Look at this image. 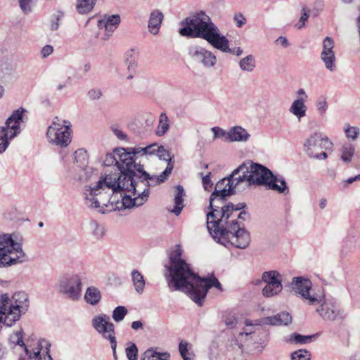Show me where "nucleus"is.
Here are the masks:
<instances>
[{
  "mask_svg": "<svg viewBox=\"0 0 360 360\" xmlns=\"http://www.w3.org/2000/svg\"><path fill=\"white\" fill-rule=\"evenodd\" d=\"M165 277L172 291L179 290L186 293L198 306H202L207 293L212 287L221 290L217 278L200 277L191 269L190 265L181 258L179 247L169 256V264L165 265Z\"/></svg>",
  "mask_w": 360,
  "mask_h": 360,
  "instance_id": "nucleus-1",
  "label": "nucleus"
},
{
  "mask_svg": "<svg viewBox=\"0 0 360 360\" xmlns=\"http://www.w3.org/2000/svg\"><path fill=\"white\" fill-rule=\"evenodd\" d=\"M226 197H222L217 192H212L210 198L207 214V227L212 236L217 242L225 247L229 245L237 248L245 249L250 243L249 233L239 227L236 219L231 221L230 224L224 226L225 220L222 219V212L225 210L226 205H224Z\"/></svg>",
  "mask_w": 360,
  "mask_h": 360,
  "instance_id": "nucleus-2",
  "label": "nucleus"
},
{
  "mask_svg": "<svg viewBox=\"0 0 360 360\" xmlns=\"http://www.w3.org/2000/svg\"><path fill=\"white\" fill-rule=\"evenodd\" d=\"M130 181V176L127 174L101 176L94 187H85V204L89 207L98 208L102 214L112 211L115 210L117 195L121 191H129V189L133 188Z\"/></svg>",
  "mask_w": 360,
  "mask_h": 360,
  "instance_id": "nucleus-3",
  "label": "nucleus"
},
{
  "mask_svg": "<svg viewBox=\"0 0 360 360\" xmlns=\"http://www.w3.org/2000/svg\"><path fill=\"white\" fill-rule=\"evenodd\" d=\"M181 25L182 27L179 30L181 36L202 38L224 53H230L238 56L243 53V49L240 47L233 49L229 48L227 38L221 34L219 28L204 12L186 18Z\"/></svg>",
  "mask_w": 360,
  "mask_h": 360,
  "instance_id": "nucleus-4",
  "label": "nucleus"
},
{
  "mask_svg": "<svg viewBox=\"0 0 360 360\" xmlns=\"http://www.w3.org/2000/svg\"><path fill=\"white\" fill-rule=\"evenodd\" d=\"M29 307L28 295L25 292H15L10 299L7 293L0 295V324L11 327Z\"/></svg>",
  "mask_w": 360,
  "mask_h": 360,
  "instance_id": "nucleus-5",
  "label": "nucleus"
},
{
  "mask_svg": "<svg viewBox=\"0 0 360 360\" xmlns=\"http://www.w3.org/2000/svg\"><path fill=\"white\" fill-rule=\"evenodd\" d=\"M248 185L264 186L266 189L288 194L289 188L284 178L273 174L266 167L252 162L248 167Z\"/></svg>",
  "mask_w": 360,
  "mask_h": 360,
  "instance_id": "nucleus-6",
  "label": "nucleus"
},
{
  "mask_svg": "<svg viewBox=\"0 0 360 360\" xmlns=\"http://www.w3.org/2000/svg\"><path fill=\"white\" fill-rule=\"evenodd\" d=\"M22 239L17 234H0V267L9 266L27 260L22 250Z\"/></svg>",
  "mask_w": 360,
  "mask_h": 360,
  "instance_id": "nucleus-7",
  "label": "nucleus"
},
{
  "mask_svg": "<svg viewBox=\"0 0 360 360\" xmlns=\"http://www.w3.org/2000/svg\"><path fill=\"white\" fill-rule=\"evenodd\" d=\"M173 170V167L169 165L158 176L150 175L143 169V164L134 165L131 174H126L130 176L133 188L129 191L139 192V188L143 193L149 194V187L155 186L163 183L169 176Z\"/></svg>",
  "mask_w": 360,
  "mask_h": 360,
  "instance_id": "nucleus-8",
  "label": "nucleus"
},
{
  "mask_svg": "<svg viewBox=\"0 0 360 360\" xmlns=\"http://www.w3.org/2000/svg\"><path fill=\"white\" fill-rule=\"evenodd\" d=\"M27 110L21 107L13 111L6 122V126L0 127V154L9 145L11 140L20 134L27 121Z\"/></svg>",
  "mask_w": 360,
  "mask_h": 360,
  "instance_id": "nucleus-9",
  "label": "nucleus"
},
{
  "mask_svg": "<svg viewBox=\"0 0 360 360\" xmlns=\"http://www.w3.org/2000/svg\"><path fill=\"white\" fill-rule=\"evenodd\" d=\"M133 159L129 150V148H118L113 153L106 154L103 160L105 167H113L117 173L108 175L120 176L124 174H131L133 169Z\"/></svg>",
  "mask_w": 360,
  "mask_h": 360,
  "instance_id": "nucleus-10",
  "label": "nucleus"
},
{
  "mask_svg": "<svg viewBox=\"0 0 360 360\" xmlns=\"http://www.w3.org/2000/svg\"><path fill=\"white\" fill-rule=\"evenodd\" d=\"M82 276L80 274L69 273L59 276L56 288L60 294L72 300L77 301L82 296Z\"/></svg>",
  "mask_w": 360,
  "mask_h": 360,
  "instance_id": "nucleus-11",
  "label": "nucleus"
},
{
  "mask_svg": "<svg viewBox=\"0 0 360 360\" xmlns=\"http://www.w3.org/2000/svg\"><path fill=\"white\" fill-rule=\"evenodd\" d=\"M309 305L316 307V313L325 321H333L342 317L335 300L326 297L323 292L319 293L314 298V302Z\"/></svg>",
  "mask_w": 360,
  "mask_h": 360,
  "instance_id": "nucleus-12",
  "label": "nucleus"
},
{
  "mask_svg": "<svg viewBox=\"0 0 360 360\" xmlns=\"http://www.w3.org/2000/svg\"><path fill=\"white\" fill-rule=\"evenodd\" d=\"M332 142L321 133H314L304 143V151L309 157L316 160H325L328 155L323 150L331 148Z\"/></svg>",
  "mask_w": 360,
  "mask_h": 360,
  "instance_id": "nucleus-13",
  "label": "nucleus"
},
{
  "mask_svg": "<svg viewBox=\"0 0 360 360\" xmlns=\"http://www.w3.org/2000/svg\"><path fill=\"white\" fill-rule=\"evenodd\" d=\"M46 136L50 143L60 147H66L71 142L69 126L61 124L58 117L49 127Z\"/></svg>",
  "mask_w": 360,
  "mask_h": 360,
  "instance_id": "nucleus-14",
  "label": "nucleus"
},
{
  "mask_svg": "<svg viewBox=\"0 0 360 360\" xmlns=\"http://www.w3.org/2000/svg\"><path fill=\"white\" fill-rule=\"evenodd\" d=\"M290 285L295 295L308 305L314 302V298L319 294L312 291L311 281L302 276L293 277Z\"/></svg>",
  "mask_w": 360,
  "mask_h": 360,
  "instance_id": "nucleus-15",
  "label": "nucleus"
},
{
  "mask_svg": "<svg viewBox=\"0 0 360 360\" xmlns=\"http://www.w3.org/2000/svg\"><path fill=\"white\" fill-rule=\"evenodd\" d=\"M93 328L102 335L105 339H108L110 343L115 345V326L110 321V317L106 314H98L95 316L91 320Z\"/></svg>",
  "mask_w": 360,
  "mask_h": 360,
  "instance_id": "nucleus-16",
  "label": "nucleus"
},
{
  "mask_svg": "<svg viewBox=\"0 0 360 360\" xmlns=\"http://www.w3.org/2000/svg\"><path fill=\"white\" fill-rule=\"evenodd\" d=\"M139 192L130 191L132 195H122L121 192L120 193L121 200L115 198V202L114 204L115 210H124L129 209L133 207H139L143 205L148 200V195L143 193L139 189Z\"/></svg>",
  "mask_w": 360,
  "mask_h": 360,
  "instance_id": "nucleus-17",
  "label": "nucleus"
},
{
  "mask_svg": "<svg viewBox=\"0 0 360 360\" xmlns=\"http://www.w3.org/2000/svg\"><path fill=\"white\" fill-rule=\"evenodd\" d=\"M188 55L195 63L205 68H210L217 63V57L211 51L200 46H194L189 49Z\"/></svg>",
  "mask_w": 360,
  "mask_h": 360,
  "instance_id": "nucleus-18",
  "label": "nucleus"
},
{
  "mask_svg": "<svg viewBox=\"0 0 360 360\" xmlns=\"http://www.w3.org/2000/svg\"><path fill=\"white\" fill-rule=\"evenodd\" d=\"M292 316L286 311L280 312L274 316L264 317L255 321H246V326H287L292 322Z\"/></svg>",
  "mask_w": 360,
  "mask_h": 360,
  "instance_id": "nucleus-19",
  "label": "nucleus"
},
{
  "mask_svg": "<svg viewBox=\"0 0 360 360\" xmlns=\"http://www.w3.org/2000/svg\"><path fill=\"white\" fill-rule=\"evenodd\" d=\"M159 145L157 143L149 144L145 147L136 146L129 148L131 158L133 159V165L143 164V161L148 155H156L158 152Z\"/></svg>",
  "mask_w": 360,
  "mask_h": 360,
  "instance_id": "nucleus-20",
  "label": "nucleus"
},
{
  "mask_svg": "<svg viewBox=\"0 0 360 360\" xmlns=\"http://www.w3.org/2000/svg\"><path fill=\"white\" fill-rule=\"evenodd\" d=\"M50 345L44 340H39L37 346L32 349L25 346V352L28 356V360H51L49 354Z\"/></svg>",
  "mask_w": 360,
  "mask_h": 360,
  "instance_id": "nucleus-21",
  "label": "nucleus"
},
{
  "mask_svg": "<svg viewBox=\"0 0 360 360\" xmlns=\"http://www.w3.org/2000/svg\"><path fill=\"white\" fill-rule=\"evenodd\" d=\"M249 172L248 167L245 165H241L237 169L233 170L232 174L228 176L229 183L227 184H231V186L233 188V191H235V188L238 186L240 183H245V185H248V179H249Z\"/></svg>",
  "mask_w": 360,
  "mask_h": 360,
  "instance_id": "nucleus-22",
  "label": "nucleus"
},
{
  "mask_svg": "<svg viewBox=\"0 0 360 360\" xmlns=\"http://www.w3.org/2000/svg\"><path fill=\"white\" fill-rule=\"evenodd\" d=\"M163 19L164 15L158 9L153 11L150 13L148 22V29L150 33L153 35H157L159 33Z\"/></svg>",
  "mask_w": 360,
  "mask_h": 360,
  "instance_id": "nucleus-23",
  "label": "nucleus"
},
{
  "mask_svg": "<svg viewBox=\"0 0 360 360\" xmlns=\"http://www.w3.org/2000/svg\"><path fill=\"white\" fill-rule=\"evenodd\" d=\"M176 191L174 194V207L171 210V212L178 216L181 212L184 205V197L186 195V192L182 186L178 185L175 187Z\"/></svg>",
  "mask_w": 360,
  "mask_h": 360,
  "instance_id": "nucleus-24",
  "label": "nucleus"
},
{
  "mask_svg": "<svg viewBox=\"0 0 360 360\" xmlns=\"http://www.w3.org/2000/svg\"><path fill=\"white\" fill-rule=\"evenodd\" d=\"M246 207V204L245 202H240L237 205H233L232 202H229L226 204V208L224 212H222V219L225 220L224 226L230 224L231 221L229 219L231 217H234V213L240 211L241 210H244Z\"/></svg>",
  "mask_w": 360,
  "mask_h": 360,
  "instance_id": "nucleus-25",
  "label": "nucleus"
},
{
  "mask_svg": "<svg viewBox=\"0 0 360 360\" xmlns=\"http://www.w3.org/2000/svg\"><path fill=\"white\" fill-rule=\"evenodd\" d=\"M317 336L316 334L311 335H303L297 333H293L284 337L283 341L288 344L305 345L311 342L312 340Z\"/></svg>",
  "mask_w": 360,
  "mask_h": 360,
  "instance_id": "nucleus-26",
  "label": "nucleus"
},
{
  "mask_svg": "<svg viewBox=\"0 0 360 360\" xmlns=\"http://www.w3.org/2000/svg\"><path fill=\"white\" fill-rule=\"evenodd\" d=\"M101 292L98 288L95 286H89L86 288L84 299L87 304L96 306L101 302Z\"/></svg>",
  "mask_w": 360,
  "mask_h": 360,
  "instance_id": "nucleus-27",
  "label": "nucleus"
},
{
  "mask_svg": "<svg viewBox=\"0 0 360 360\" xmlns=\"http://www.w3.org/2000/svg\"><path fill=\"white\" fill-rule=\"evenodd\" d=\"M124 64L127 66L129 72L127 79H131L134 77V75L135 74L138 66L137 58L134 50H130L126 53Z\"/></svg>",
  "mask_w": 360,
  "mask_h": 360,
  "instance_id": "nucleus-28",
  "label": "nucleus"
},
{
  "mask_svg": "<svg viewBox=\"0 0 360 360\" xmlns=\"http://www.w3.org/2000/svg\"><path fill=\"white\" fill-rule=\"evenodd\" d=\"M229 141L245 142L250 138L248 131L240 126L232 127L229 131Z\"/></svg>",
  "mask_w": 360,
  "mask_h": 360,
  "instance_id": "nucleus-29",
  "label": "nucleus"
},
{
  "mask_svg": "<svg viewBox=\"0 0 360 360\" xmlns=\"http://www.w3.org/2000/svg\"><path fill=\"white\" fill-rule=\"evenodd\" d=\"M302 96L300 98L295 100L290 108V111L298 118L302 117L305 115L307 107L304 105V91H299Z\"/></svg>",
  "mask_w": 360,
  "mask_h": 360,
  "instance_id": "nucleus-30",
  "label": "nucleus"
},
{
  "mask_svg": "<svg viewBox=\"0 0 360 360\" xmlns=\"http://www.w3.org/2000/svg\"><path fill=\"white\" fill-rule=\"evenodd\" d=\"M227 183H229L228 177L219 181L217 183L213 192H217V193L220 194L222 197H228L234 194L235 191H233L231 184H227Z\"/></svg>",
  "mask_w": 360,
  "mask_h": 360,
  "instance_id": "nucleus-31",
  "label": "nucleus"
},
{
  "mask_svg": "<svg viewBox=\"0 0 360 360\" xmlns=\"http://www.w3.org/2000/svg\"><path fill=\"white\" fill-rule=\"evenodd\" d=\"M97 0H76L75 9L81 15H86L91 12Z\"/></svg>",
  "mask_w": 360,
  "mask_h": 360,
  "instance_id": "nucleus-32",
  "label": "nucleus"
},
{
  "mask_svg": "<svg viewBox=\"0 0 360 360\" xmlns=\"http://www.w3.org/2000/svg\"><path fill=\"white\" fill-rule=\"evenodd\" d=\"M131 279L134 285L135 290L139 294H142L146 285L145 279L143 275L136 269L131 271Z\"/></svg>",
  "mask_w": 360,
  "mask_h": 360,
  "instance_id": "nucleus-33",
  "label": "nucleus"
},
{
  "mask_svg": "<svg viewBox=\"0 0 360 360\" xmlns=\"http://www.w3.org/2000/svg\"><path fill=\"white\" fill-rule=\"evenodd\" d=\"M283 289L280 281L271 284H266L262 289V294L266 297H271L279 294Z\"/></svg>",
  "mask_w": 360,
  "mask_h": 360,
  "instance_id": "nucleus-34",
  "label": "nucleus"
},
{
  "mask_svg": "<svg viewBox=\"0 0 360 360\" xmlns=\"http://www.w3.org/2000/svg\"><path fill=\"white\" fill-rule=\"evenodd\" d=\"M169 120L165 112H162L159 117L158 126L155 130V134L158 136H162L165 135L169 129Z\"/></svg>",
  "mask_w": 360,
  "mask_h": 360,
  "instance_id": "nucleus-35",
  "label": "nucleus"
},
{
  "mask_svg": "<svg viewBox=\"0 0 360 360\" xmlns=\"http://www.w3.org/2000/svg\"><path fill=\"white\" fill-rule=\"evenodd\" d=\"M170 354L167 352H157L153 349L146 350L141 358V360H169Z\"/></svg>",
  "mask_w": 360,
  "mask_h": 360,
  "instance_id": "nucleus-36",
  "label": "nucleus"
},
{
  "mask_svg": "<svg viewBox=\"0 0 360 360\" xmlns=\"http://www.w3.org/2000/svg\"><path fill=\"white\" fill-rule=\"evenodd\" d=\"M240 68L246 72H252L256 66L255 58L253 55H248L239 62Z\"/></svg>",
  "mask_w": 360,
  "mask_h": 360,
  "instance_id": "nucleus-37",
  "label": "nucleus"
},
{
  "mask_svg": "<svg viewBox=\"0 0 360 360\" xmlns=\"http://www.w3.org/2000/svg\"><path fill=\"white\" fill-rule=\"evenodd\" d=\"M262 281L266 284H271L280 281L282 283L281 275L277 271H269L263 273L262 276Z\"/></svg>",
  "mask_w": 360,
  "mask_h": 360,
  "instance_id": "nucleus-38",
  "label": "nucleus"
},
{
  "mask_svg": "<svg viewBox=\"0 0 360 360\" xmlns=\"http://www.w3.org/2000/svg\"><path fill=\"white\" fill-rule=\"evenodd\" d=\"M158 152L156 153V156L160 160H165L167 162V167H169L171 165L174 167V155H171L169 151L165 148L163 146H160L158 148Z\"/></svg>",
  "mask_w": 360,
  "mask_h": 360,
  "instance_id": "nucleus-39",
  "label": "nucleus"
},
{
  "mask_svg": "<svg viewBox=\"0 0 360 360\" xmlns=\"http://www.w3.org/2000/svg\"><path fill=\"white\" fill-rule=\"evenodd\" d=\"M22 330L20 329L16 332L12 333L8 339V342L11 347H15L16 345H20L25 349V346H26L23 342L22 339Z\"/></svg>",
  "mask_w": 360,
  "mask_h": 360,
  "instance_id": "nucleus-40",
  "label": "nucleus"
},
{
  "mask_svg": "<svg viewBox=\"0 0 360 360\" xmlns=\"http://www.w3.org/2000/svg\"><path fill=\"white\" fill-rule=\"evenodd\" d=\"M98 27L100 30L104 31V34L101 37V39L105 41L112 35V33L115 32L117 27L108 25L106 23H103L101 22H98Z\"/></svg>",
  "mask_w": 360,
  "mask_h": 360,
  "instance_id": "nucleus-41",
  "label": "nucleus"
},
{
  "mask_svg": "<svg viewBox=\"0 0 360 360\" xmlns=\"http://www.w3.org/2000/svg\"><path fill=\"white\" fill-rule=\"evenodd\" d=\"M321 59L323 62L327 70L333 72L335 70V54H321Z\"/></svg>",
  "mask_w": 360,
  "mask_h": 360,
  "instance_id": "nucleus-42",
  "label": "nucleus"
},
{
  "mask_svg": "<svg viewBox=\"0 0 360 360\" xmlns=\"http://www.w3.org/2000/svg\"><path fill=\"white\" fill-rule=\"evenodd\" d=\"M89 227L96 238H101L104 236L105 230L103 225L98 224L96 221H91Z\"/></svg>",
  "mask_w": 360,
  "mask_h": 360,
  "instance_id": "nucleus-43",
  "label": "nucleus"
},
{
  "mask_svg": "<svg viewBox=\"0 0 360 360\" xmlns=\"http://www.w3.org/2000/svg\"><path fill=\"white\" fill-rule=\"evenodd\" d=\"M127 314V309L124 306H118L112 311V317L115 322H120Z\"/></svg>",
  "mask_w": 360,
  "mask_h": 360,
  "instance_id": "nucleus-44",
  "label": "nucleus"
},
{
  "mask_svg": "<svg viewBox=\"0 0 360 360\" xmlns=\"http://www.w3.org/2000/svg\"><path fill=\"white\" fill-rule=\"evenodd\" d=\"M291 360H310L311 353L306 349H298L291 353Z\"/></svg>",
  "mask_w": 360,
  "mask_h": 360,
  "instance_id": "nucleus-45",
  "label": "nucleus"
},
{
  "mask_svg": "<svg viewBox=\"0 0 360 360\" xmlns=\"http://www.w3.org/2000/svg\"><path fill=\"white\" fill-rule=\"evenodd\" d=\"M179 351L184 360H193V355L188 352V343L186 342H180Z\"/></svg>",
  "mask_w": 360,
  "mask_h": 360,
  "instance_id": "nucleus-46",
  "label": "nucleus"
},
{
  "mask_svg": "<svg viewBox=\"0 0 360 360\" xmlns=\"http://www.w3.org/2000/svg\"><path fill=\"white\" fill-rule=\"evenodd\" d=\"M334 41L329 37H326L323 41V49L321 54L329 53L335 54L333 52Z\"/></svg>",
  "mask_w": 360,
  "mask_h": 360,
  "instance_id": "nucleus-47",
  "label": "nucleus"
},
{
  "mask_svg": "<svg viewBox=\"0 0 360 360\" xmlns=\"http://www.w3.org/2000/svg\"><path fill=\"white\" fill-rule=\"evenodd\" d=\"M345 132L347 138L356 140L359 134V129L356 127H350L348 124H345Z\"/></svg>",
  "mask_w": 360,
  "mask_h": 360,
  "instance_id": "nucleus-48",
  "label": "nucleus"
},
{
  "mask_svg": "<svg viewBox=\"0 0 360 360\" xmlns=\"http://www.w3.org/2000/svg\"><path fill=\"white\" fill-rule=\"evenodd\" d=\"M211 131L214 134L213 140L217 139H224L226 141H229V131L227 132L218 127H212Z\"/></svg>",
  "mask_w": 360,
  "mask_h": 360,
  "instance_id": "nucleus-49",
  "label": "nucleus"
},
{
  "mask_svg": "<svg viewBox=\"0 0 360 360\" xmlns=\"http://www.w3.org/2000/svg\"><path fill=\"white\" fill-rule=\"evenodd\" d=\"M354 153V148L349 145L344 146L342 150L341 158L345 162H350Z\"/></svg>",
  "mask_w": 360,
  "mask_h": 360,
  "instance_id": "nucleus-50",
  "label": "nucleus"
},
{
  "mask_svg": "<svg viewBox=\"0 0 360 360\" xmlns=\"http://www.w3.org/2000/svg\"><path fill=\"white\" fill-rule=\"evenodd\" d=\"M126 356L129 360H138V348L134 343L127 347Z\"/></svg>",
  "mask_w": 360,
  "mask_h": 360,
  "instance_id": "nucleus-51",
  "label": "nucleus"
},
{
  "mask_svg": "<svg viewBox=\"0 0 360 360\" xmlns=\"http://www.w3.org/2000/svg\"><path fill=\"white\" fill-rule=\"evenodd\" d=\"M310 10L307 7H303L302 9V15L300 18L298 22L296 24V27L298 29L302 28L305 22L307 21L309 16Z\"/></svg>",
  "mask_w": 360,
  "mask_h": 360,
  "instance_id": "nucleus-52",
  "label": "nucleus"
},
{
  "mask_svg": "<svg viewBox=\"0 0 360 360\" xmlns=\"http://www.w3.org/2000/svg\"><path fill=\"white\" fill-rule=\"evenodd\" d=\"M98 22L117 27L120 23V17L117 14L112 15L106 18L99 20Z\"/></svg>",
  "mask_w": 360,
  "mask_h": 360,
  "instance_id": "nucleus-53",
  "label": "nucleus"
},
{
  "mask_svg": "<svg viewBox=\"0 0 360 360\" xmlns=\"http://www.w3.org/2000/svg\"><path fill=\"white\" fill-rule=\"evenodd\" d=\"M19 6L22 12L28 14L32 10V0H18Z\"/></svg>",
  "mask_w": 360,
  "mask_h": 360,
  "instance_id": "nucleus-54",
  "label": "nucleus"
},
{
  "mask_svg": "<svg viewBox=\"0 0 360 360\" xmlns=\"http://www.w3.org/2000/svg\"><path fill=\"white\" fill-rule=\"evenodd\" d=\"M316 107L321 115L324 114L328 108L326 98L323 96L319 98L316 101Z\"/></svg>",
  "mask_w": 360,
  "mask_h": 360,
  "instance_id": "nucleus-55",
  "label": "nucleus"
},
{
  "mask_svg": "<svg viewBox=\"0 0 360 360\" xmlns=\"http://www.w3.org/2000/svg\"><path fill=\"white\" fill-rule=\"evenodd\" d=\"M210 176L211 172H208L205 176H202V184L204 187V189L207 191H209L211 189L213 185Z\"/></svg>",
  "mask_w": 360,
  "mask_h": 360,
  "instance_id": "nucleus-56",
  "label": "nucleus"
},
{
  "mask_svg": "<svg viewBox=\"0 0 360 360\" xmlns=\"http://www.w3.org/2000/svg\"><path fill=\"white\" fill-rule=\"evenodd\" d=\"M234 217H231V218L229 219V221H231L233 219H236V221L238 223L239 227L240 229H245V228L241 227L240 222L238 221L239 219H241L243 221H245L249 217V214L245 210L241 211L238 214H234Z\"/></svg>",
  "mask_w": 360,
  "mask_h": 360,
  "instance_id": "nucleus-57",
  "label": "nucleus"
},
{
  "mask_svg": "<svg viewBox=\"0 0 360 360\" xmlns=\"http://www.w3.org/2000/svg\"><path fill=\"white\" fill-rule=\"evenodd\" d=\"M87 158L86 151L84 150L83 148L78 149L75 152V160L78 162H85L86 159Z\"/></svg>",
  "mask_w": 360,
  "mask_h": 360,
  "instance_id": "nucleus-58",
  "label": "nucleus"
},
{
  "mask_svg": "<svg viewBox=\"0 0 360 360\" xmlns=\"http://www.w3.org/2000/svg\"><path fill=\"white\" fill-rule=\"evenodd\" d=\"M112 131H113L114 134L122 141L127 140V134L122 131L121 129L118 128V127L112 126L111 127Z\"/></svg>",
  "mask_w": 360,
  "mask_h": 360,
  "instance_id": "nucleus-59",
  "label": "nucleus"
},
{
  "mask_svg": "<svg viewBox=\"0 0 360 360\" xmlns=\"http://www.w3.org/2000/svg\"><path fill=\"white\" fill-rule=\"evenodd\" d=\"M234 22L238 27H241L245 24L246 18L243 14L238 13L234 16Z\"/></svg>",
  "mask_w": 360,
  "mask_h": 360,
  "instance_id": "nucleus-60",
  "label": "nucleus"
},
{
  "mask_svg": "<svg viewBox=\"0 0 360 360\" xmlns=\"http://www.w3.org/2000/svg\"><path fill=\"white\" fill-rule=\"evenodd\" d=\"M53 51V48L51 45H46L41 50V54L44 58L49 56Z\"/></svg>",
  "mask_w": 360,
  "mask_h": 360,
  "instance_id": "nucleus-61",
  "label": "nucleus"
},
{
  "mask_svg": "<svg viewBox=\"0 0 360 360\" xmlns=\"http://www.w3.org/2000/svg\"><path fill=\"white\" fill-rule=\"evenodd\" d=\"M224 322L227 326L232 328L236 326L237 320L233 316H229L225 318Z\"/></svg>",
  "mask_w": 360,
  "mask_h": 360,
  "instance_id": "nucleus-62",
  "label": "nucleus"
},
{
  "mask_svg": "<svg viewBox=\"0 0 360 360\" xmlns=\"http://www.w3.org/2000/svg\"><path fill=\"white\" fill-rule=\"evenodd\" d=\"M87 96L90 100L99 99L102 96L101 91H88Z\"/></svg>",
  "mask_w": 360,
  "mask_h": 360,
  "instance_id": "nucleus-63",
  "label": "nucleus"
},
{
  "mask_svg": "<svg viewBox=\"0 0 360 360\" xmlns=\"http://www.w3.org/2000/svg\"><path fill=\"white\" fill-rule=\"evenodd\" d=\"M276 43L278 44H280L281 46H282L284 48H286V47H288L289 46L288 40L287 39L286 37H283V36L279 37L276 39Z\"/></svg>",
  "mask_w": 360,
  "mask_h": 360,
  "instance_id": "nucleus-64",
  "label": "nucleus"
}]
</instances>
